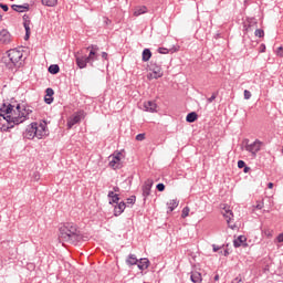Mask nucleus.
<instances>
[{
  "label": "nucleus",
  "mask_w": 283,
  "mask_h": 283,
  "mask_svg": "<svg viewBox=\"0 0 283 283\" xmlns=\"http://www.w3.org/2000/svg\"><path fill=\"white\" fill-rule=\"evenodd\" d=\"M59 3V0H42V6H46V8H54Z\"/></svg>",
  "instance_id": "26"
},
{
  "label": "nucleus",
  "mask_w": 283,
  "mask_h": 283,
  "mask_svg": "<svg viewBox=\"0 0 283 283\" xmlns=\"http://www.w3.org/2000/svg\"><path fill=\"white\" fill-rule=\"evenodd\" d=\"M126 208H127V203H125L124 201L117 203V206H115L114 208V216L116 217L120 216V213H123Z\"/></svg>",
  "instance_id": "19"
},
{
  "label": "nucleus",
  "mask_w": 283,
  "mask_h": 283,
  "mask_svg": "<svg viewBox=\"0 0 283 283\" xmlns=\"http://www.w3.org/2000/svg\"><path fill=\"white\" fill-rule=\"evenodd\" d=\"M0 8L3 10V12H8L9 10L8 4L0 3Z\"/></svg>",
  "instance_id": "40"
},
{
  "label": "nucleus",
  "mask_w": 283,
  "mask_h": 283,
  "mask_svg": "<svg viewBox=\"0 0 283 283\" xmlns=\"http://www.w3.org/2000/svg\"><path fill=\"white\" fill-rule=\"evenodd\" d=\"M214 282H219L220 280V275L219 274H216L214 277H213Z\"/></svg>",
  "instance_id": "49"
},
{
  "label": "nucleus",
  "mask_w": 283,
  "mask_h": 283,
  "mask_svg": "<svg viewBox=\"0 0 283 283\" xmlns=\"http://www.w3.org/2000/svg\"><path fill=\"white\" fill-rule=\"evenodd\" d=\"M223 218H226V221L228 222V227L230 229H235L238 226L231 224V220H233V212L231 210H226V213H223Z\"/></svg>",
  "instance_id": "17"
},
{
  "label": "nucleus",
  "mask_w": 283,
  "mask_h": 283,
  "mask_svg": "<svg viewBox=\"0 0 283 283\" xmlns=\"http://www.w3.org/2000/svg\"><path fill=\"white\" fill-rule=\"evenodd\" d=\"M260 52H266V45L261 44V50H260Z\"/></svg>",
  "instance_id": "46"
},
{
  "label": "nucleus",
  "mask_w": 283,
  "mask_h": 283,
  "mask_svg": "<svg viewBox=\"0 0 283 283\" xmlns=\"http://www.w3.org/2000/svg\"><path fill=\"white\" fill-rule=\"evenodd\" d=\"M263 208H264V203L259 202V203L256 205V209H263Z\"/></svg>",
  "instance_id": "45"
},
{
  "label": "nucleus",
  "mask_w": 283,
  "mask_h": 283,
  "mask_svg": "<svg viewBox=\"0 0 283 283\" xmlns=\"http://www.w3.org/2000/svg\"><path fill=\"white\" fill-rule=\"evenodd\" d=\"M153 187H154V180L153 179H147L144 182V185L142 187L144 200H147V198H149V196H151V188Z\"/></svg>",
  "instance_id": "10"
},
{
  "label": "nucleus",
  "mask_w": 283,
  "mask_h": 283,
  "mask_svg": "<svg viewBox=\"0 0 283 283\" xmlns=\"http://www.w3.org/2000/svg\"><path fill=\"white\" fill-rule=\"evenodd\" d=\"M123 156V154L120 153H115L113 155L109 156V167H112V169H120L123 167V165L120 164V157Z\"/></svg>",
  "instance_id": "8"
},
{
  "label": "nucleus",
  "mask_w": 283,
  "mask_h": 283,
  "mask_svg": "<svg viewBox=\"0 0 283 283\" xmlns=\"http://www.w3.org/2000/svg\"><path fill=\"white\" fill-rule=\"evenodd\" d=\"M137 266H138L139 271H145V270L149 269V259L138 260Z\"/></svg>",
  "instance_id": "21"
},
{
  "label": "nucleus",
  "mask_w": 283,
  "mask_h": 283,
  "mask_svg": "<svg viewBox=\"0 0 283 283\" xmlns=\"http://www.w3.org/2000/svg\"><path fill=\"white\" fill-rule=\"evenodd\" d=\"M277 54H279V56H283V48L282 46L279 48Z\"/></svg>",
  "instance_id": "43"
},
{
  "label": "nucleus",
  "mask_w": 283,
  "mask_h": 283,
  "mask_svg": "<svg viewBox=\"0 0 283 283\" xmlns=\"http://www.w3.org/2000/svg\"><path fill=\"white\" fill-rule=\"evenodd\" d=\"M212 251L213 253H218V251H220V247L212 244Z\"/></svg>",
  "instance_id": "42"
},
{
  "label": "nucleus",
  "mask_w": 283,
  "mask_h": 283,
  "mask_svg": "<svg viewBox=\"0 0 283 283\" xmlns=\"http://www.w3.org/2000/svg\"><path fill=\"white\" fill-rule=\"evenodd\" d=\"M120 200V198H118V195H115L114 197H112V202H114L115 205H118V201Z\"/></svg>",
  "instance_id": "37"
},
{
  "label": "nucleus",
  "mask_w": 283,
  "mask_h": 283,
  "mask_svg": "<svg viewBox=\"0 0 283 283\" xmlns=\"http://www.w3.org/2000/svg\"><path fill=\"white\" fill-rule=\"evenodd\" d=\"M145 139V134H138L136 140L143 142Z\"/></svg>",
  "instance_id": "39"
},
{
  "label": "nucleus",
  "mask_w": 283,
  "mask_h": 283,
  "mask_svg": "<svg viewBox=\"0 0 283 283\" xmlns=\"http://www.w3.org/2000/svg\"><path fill=\"white\" fill-rule=\"evenodd\" d=\"M75 61L80 70H85V67H87V63H90V61L87 60V55H78V53L75 54Z\"/></svg>",
  "instance_id": "11"
},
{
  "label": "nucleus",
  "mask_w": 283,
  "mask_h": 283,
  "mask_svg": "<svg viewBox=\"0 0 283 283\" xmlns=\"http://www.w3.org/2000/svg\"><path fill=\"white\" fill-rule=\"evenodd\" d=\"M90 51L88 56H86L90 65H94V61H98V46L92 44L91 46L87 48Z\"/></svg>",
  "instance_id": "9"
},
{
  "label": "nucleus",
  "mask_w": 283,
  "mask_h": 283,
  "mask_svg": "<svg viewBox=\"0 0 283 283\" xmlns=\"http://www.w3.org/2000/svg\"><path fill=\"white\" fill-rule=\"evenodd\" d=\"M12 109H14V105L9 104L8 106L6 104H3V106L0 108V118L3 116H10L9 114H12Z\"/></svg>",
  "instance_id": "15"
},
{
  "label": "nucleus",
  "mask_w": 283,
  "mask_h": 283,
  "mask_svg": "<svg viewBox=\"0 0 283 283\" xmlns=\"http://www.w3.org/2000/svg\"><path fill=\"white\" fill-rule=\"evenodd\" d=\"M11 8L14 12H28V10H30V4H13Z\"/></svg>",
  "instance_id": "20"
},
{
  "label": "nucleus",
  "mask_w": 283,
  "mask_h": 283,
  "mask_svg": "<svg viewBox=\"0 0 283 283\" xmlns=\"http://www.w3.org/2000/svg\"><path fill=\"white\" fill-rule=\"evenodd\" d=\"M11 41L10 32L6 29L0 31V43L8 44Z\"/></svg>",
  "instance_id": "14"
},
{
  "label": "nucleus",
  "mask_w": 283,
  "mask_h": 283,
  "mask_svg": "<svg viewBox=\"0 0 283 283\" xmlns=\"http://www.w3.org/2000/svg\"><path fill=\"white\" fill-rule=\"evenodd\" d=\"M24 138L28 140H34V138H38V140H41L44 136H48V124L45 122L42 123H31L25 132L23 133Z\"/></svg>",
  "instance_id": "3"
},
{
  "label": "nucleus",
  "mask_w": 283,
  "mask_h": 283,
  "mask_svg": "<svg viewBox=\"0 0 283 283\" xmlns=\"http://www.w3.org/2000/svg\"><path fill=\"white\" fill-rule=\"evenodd\" d=\"M216 98H218V93H213L211 95V97H209L207 101H208V103H211V102L216 101Z\"/></svg>",
  "instance_id": "34"
},
{
  "label": "nucleus",
  "mask_w": 283,
  "mask_h": 283,
  "mask_svg": "<svg viewBox=\"0 0 283 283\" xmlns=\"http://www.w3.org/2000/svg\"><path fill=\"white\" fill-rule=\"evenodd\" d=\"M59 240L62 242H70L71 244L74 242H78L81 240V234L78 232V228L74 223H64L60 227Z\"/></svg>",
  "instance_id": "2"
},
{
  "label": "nucleus",
  "mask_w": 283,
  "mask_h": 283,
  "mask_svg": "<svg viewBox=\"0 0 283 283\" xmlns=\"http://www.w3.org/2000/svg\"><path fill=\"white\" fill-rule=\"evenodd\" d=\"M144 109H145V112H150V114H154V113L158 112L157 111L158 104H156V102H151V101L145 102Z\"/></svg>",
  "instance_id": "12"
},
{
  "label": "nucleus",
  "mask_w": 283,
  "mask_h": 283,
  "mask_svg": "<svg viewBox=\"0 0 283 283\" xmlns=\"http://www.w3.org/2000/svg\"><path fill=\"white\" fill-rule=\"evenodd\" d=\"M150 72L153 73L148 74L149 81H151V78H161L163 76V67H160V65L157 63H150Z\"/></svg>",
  "instance_id": "6"
},
{
  "label": "nucleus",
  "mask_w": 283,
  "mask_h": 283,
  "mask_svg": "<svg viewBox=\"0 0 283 283\" xmlns=\"http://www.w3.org/2000/svg\"><path fill=\"white\" fill-rule=\"evenodd\" d=\"M167 207L169 211H174L178 207V201L176 199H171L169 202H167Z\"/></svg>",
  "instance_id": "29"
},
{
  "label": "nucleus",
  "mask_w": 283,
  "mask_h": 283,
  "mask_svg": "<svg viewBox=\"0 0 283 283\" xmlns=\"http://www.w3.org/2000/svg\"><path fill=\"white\" fill-rule=\"evenodd\" d=\"M18 115L14 116H3V119L7 120V127L6 125L2 126L3 132H10L14 127V125H21V123H25L28 118H30V114H32V109L30 108H23L21 111V105L18 104L15 107Z\"/></svg>",
  "instance_id": "1"
},
{
  "label": "nucleus",
  "mask_w": 283,
  "mask_h": 283,
  "mask_svg": "<svg viewBox=\"0 0 283 283\" xmlns=\"http://www.w3.org/2000/svg\"><path fill=\"white\" fill-rule=\"evenodd\" d=\"M85 118V111H78L74 115H72L69 120H67V127L69 129H72L73 125H77V123L82 119Z\"/></svg>",
  "instance_id": "7"
},
{
  "label": "nucleus",
  "mask_w": 283,
  "mask_h": 283,
  "mask_svg": "<svg viewBox=\"0 0 283 283\" xmlns=\"http://www.w3.org/2000/svg\"><path fill=\"white\" fill-rule=\"evenodd\" d=\"M1 19H2V17H1V14H0V21H1Z\"/></svg>",
  "instance_id": "53"
},
{
  "label": "nucleus",
  "mask_w": 283,
  "mask_h": 283,
  "mask_svg": "<svg viewBox=\"0 0 283 283\" xmlns=\"http://www.w3.org/2000/svg\"><path fill=\"white\" fill-rule=\"evenodd\" d=\"M158 52H159V54H169V49L159 48Z\"/></svg>",
  "instance_id": "33"
},
{
  "label": "nucleus",
  "mask_w": 283,
  "mask_h": 283,
  "mask_svg": "<svg viewBox=\"0 0 283 283\" xmlns=\"http://www.w3.org/2000/svg\"><path fill=\"white\" fill-rule=\"evenodd\" d=\"M115 196H116V193H114V191L108 192V198H114Z\"/></svg>",
  "instance_id": "48"
},
{
  "label": "nucleus",
  "mask_w": 283,
  "mask_h": 283,
  "mask_svg": "<svg viewBox=\"0 0 283 283\" xmlns=\"http://www.w3.org/2000/svg\"><path fill=\"white\" fill-rule=\"evenodd\" d=\"M23 25L25 30L24 40L28 41L30 39V18L28 15H23Z\"/></svg>",
  "instance_id": "18"
},
{
  "label": "nucleus",
  "mask_w": 283,
  "mask_h": 283,
  "mask_svg": "<svg viewBox=\"0 0 283 283\" xmlns=\"http://www.w3.org/2000/svg\"><path fill=\"white\" fill-rule=\"evenodd\" d=\"M262 143L260 139H255L252 144L247 143L245 144V151H249V154H252V156L255 158L258 156V151L262 149Z\"/></svg>",
  "instance_id": "5"
},
{
  "label": "nucleus",
  "mask_w": 283,
  "mask_h": 283,
  "mask_svg": "<svg viewBox=\"0 0 283 283\" xmlns=\"http://www.w3.org/2000/svg\"><path fill=\"white\" fill-rule=\"evenodd\" d=\"M238 167H239V169H244V167H247V164L244 163V160H239Z\"/></svg>",
  "instance_id": "35"
},
{
  "label": "nucleus",
  "mask_w": 283,
  "mask_h": 283,
  "mask_svg": "<svg viewBox=\"0 0 283 283\" xmlns=\"http://www.w3.org/2000/svg\"><path fill=\"white\" fill-rule=\"evenodd\" d=\"M136 203V196H132L126 200V205H135Z\"/></svg>",
  "instance_id": "31"
},
{
  "label": "nucleus",
  "mask_w": 283,
  "mask_h": 283,
  "mask_svg": "<svg viewBox=\"0 0 283 283\" xmlns=\"http://www.w3.org/2000/svg\"><path fill=\"white\" fill-rule=\"evenodd\" d=\"M45 94L44 103H46V105H52V103H54V90L49 87L45 90Z\"/></svg>",
  "instance_id": "13"
},
{
  "label": "nucleus",
  "mask_w": 283,
  "mask_h": 283,
  "mask_svg": "<svg viewBox=\"0 0 283 283\" xmlns=\"http://www.w3.org/2000/svg\"><path fill=\"white\" fill-rule=\"evenodd\" d=\"M126 264H128L129 266H134V264H138V259L135 254H129L126 260Z\"/></svg>",
  "instance_id": "24"
},
{
  "label": "nucleus",
  "mask_w": 283,
  "mask_h": 283,
  "mask_svg": "<svg viewBox=\"0 0 283 283\" xmlns=\"http://www.w3.org/2000/svg\"><path fill=\"white\" fill-rule=\"evenodd\" d=\"M268 188H269V189H273V182H269V184H268Z\"/></svg>",
  "instance_id": "52"
},
{
  "label": "nucleus",
  "mask_w": 283,
  "mask_h": 283,
  "mask_svg": "<svg viewBox=\"0 0 283 283\" xmlns=\"http://www.w3.org/2000/svg\"><path fill=\"white\" fill-rule=\"evenodd\" d=\"M254 34H255V36H259V39H262L264 36V30L256 29Z\"/></svg>",
  "instance_id": "30"
},
{
  "label": "nucleus",
  "mask_w": 283,
  "mask_h": 283,
  "mask_svg": "<svg viewBox=\"0 0 283 283\" xmlns=\"http://www.w3.org/2000/svg\"><path fill=\"white\" fill-rule=\"evenodd\" d=\"M190 280L193 283H202V274L198 270L190 272Z\"/></svg>",
  "instance_id": "16"
},
{
  "label": "nucleus",
  "mask_w": 283,
  "mask_h": 283,
  "mask_svg": "<svg viewBox=\"0 0 283 283\" xmlns=\"http://www.w3.org/2000/svg\"><path fill=\"white\" fill-rule=\"evenodd\" d=\"M187 123H196L198 120V113L191 112L186 117Z\"/></svg>",
  "instance_id": "25"
},
{
  "label": "nucleus",
  "mask_w": 283,
  "mask_h": 283,
  "mask_svg": "<svg viewBox=\"0 0 283 283\" xmlns=\"http://www.w3.org/2000/svg\"><path fill=\"white\" fill-rule=\"evenodd\" d=\"M148 9L145 6H138L134 9V17H140V14H147Z\"/></svg>",
  "instance_id": "22"
},
{
  "label": "nucleus",
  "mask_w": 283,
  "mask_h": 283,
  "mask_svg": "<svg viewBox=\"0 0 283 283\" xmlns=\"http://www.w3.org/2000/svg\"><path fill=\"white\" fill-rule=\"evenodd\" d=\"M113 191H115L116 193H118V191H120V188L114 187V188H113Z\"/></svg>",
  "instance_id": "50"
},
{
  "label": "nucleus",
  "mask_w": 283,
  "mask_h": 283,
  "mask_svg": "<svg viewBox=\"0 0 283 283\" xmlns=\"http://www.w3.org/2000/svg\"><path fill=\"white\" fill-rule=\"evenodd\" d=\"M8 70H14V67H21L23 63V52L18 49H11L8 51V57L4 60Z\"/></svg>",
  "instance_id": "4"
},
{
  "label": "nucleus",
  "mask_w": 283,
  "mask_h": 283,
  "mask_svg": "<svg viewBox=\"0 0 283 283\" xmlns=\"http://www.w3.org/2000/svg\"><path fill=\"white\" fill-rule=\"evenodd\" d=\"M50 74H59L61 72V67H59V64H52L49 66Z\"/></svg>",
  "instance_id": "28"
},
{
  "label": "nucleus",
  "mask_w": 283,
  "mask_h": 283,
  "mask_svg": "<svg viewBox=\"0 0 283 283\" xmlns=\"http://www.w3.org/2000/svg\"><path fill=\"white\" fill-rule=\"evenodd\" d=\"M244 98H245V101H249V98H251V91H249V90L244 91Z\"/></svg>",
  "instance_id": "36"
},
{
  "label": "nucleus",
  "mask_w": 283,
  "mask_h": 283,
  "mask_svg": "<svg viewBox=\"0 0 283 283\" xmlns=\"http://www.w3.org/2000/svg\"><path fill=\"white\" fill-rule=\"evenodd\" d=\"M102 59H104L105 61H107V52H102Z\"/></svg>",
  "instance_id": "47"
},
{
  "label": "nucleus",
  "mask_w": 283,
  "mask_h": 283,
  "mask_svg": "<svg viewBox=\"0 0 283 283\" xmlns=\"http://www.w3.org/2000/svg\"><path fill=\"white\" fill-rule=\"evenodd\" d=\"M156 189H157L158 191H165V184H158V185L156 186Z\"/></svg>",
  "instance_id": "38"
},
{
  "label": "nucleus",
  "mask_w": 283,
  "mask_h": 283,
  "mask_svg": "<svg viewBox=\"0 0 283 283\" xmlns=\"http://www.w3.org/2000/svg\"><path fill=\"white\" fill-rule=\"evenodd\" d=\"M189 216V207H185L181 212V218H187Z\"/></svg>",
  "instance_id": "32"
},
{
  "label": "nucleus",
  "mask_w": 283,
  "mask_h": 283,
  "mask_svg": "<svg viewBox=\"0 0 283 283\" xmlns=\"http://www.w3.org/2000/svg\"><path fill=\"white\" fill-rule=\"evenodd\" d=\"M276 240H277V242H283V233L279 234Z\"/></svg>",
  "instance_id": "44"
},
{
  "label": "nucleus",
  "mask_w": 283,
  "mask_h": 283,
  "mask_svg": "<svg viewBox=\"0 0 283 283\" xmlns=\"http://www.w3.org/2000/svg\"><path fill=\"white\" fill-rule=\"evenodd\" d=\"M244 242H247V237L239 235L237 239H234L233 245L235 247V249H238V247H242V244H244Z\"/></svg>",
  "instance_id": "23"
},
{
  "label": "nucleus",
  "mask_w": 283,
  "mask_h": 283,
  "mask_svg": "<svg viewBox=\"0 0 283 283\" xmlns=\"http://www.w3.org/2000/svg\"><path fill=\"white\" fill-rule=\"evenodd\" d=\"M249 169H251V168L244 166V169H243L244 174H248Z\"/></svg>",
  "instance_id": "51"
},
{
  "label": "nucleus",
  "mask_w": 283,
  "mask_h": 283,
  "mask_svg": "<svg viewBox=\"0 0 283 283\" xmlns=\"http://www.w3.org/2000/svg\"><path fill=\"white\" fill-rule=\"evenodd\" d=\"M142 56H143L144 63H147V61H149V59H151V51L149 49H145L143 51Z\"/></svg>",
  "instance_id": "27"
},
{
  "label": "nucleus",
  "mask_w": 283,
  "mask_h": 283,
  "mask_svg": "<svg viewBox=\"0 0 283 283\" xmlns=\"http://www.w3.org/2000/svg\"><path fill=\"white\" fill-rule=\"evenodd\" d=\"M231 283H244L240 276H237Z\"/></svg>",
  "instance_id": "41"
}]
</instances>
